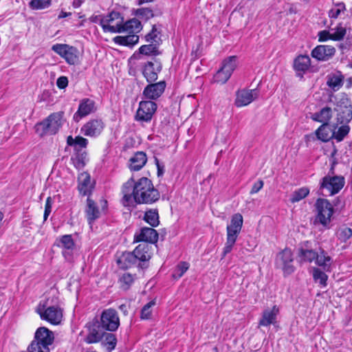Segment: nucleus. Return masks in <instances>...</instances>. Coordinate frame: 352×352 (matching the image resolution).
Listing matches in <instances>:
<instances>
[{"label":"nucleus","instance_id":"b1692460","mask_svg":"<svg viewBox=\"0 0 352 352\" xmlns=\"http://www.w3.org/2000/svg\"><path fill=\"white\" fill-rule=\"evenodd\" d=\"M58 246L63 248V254L65 258L70 256L75 249V243L71 234L62 236L59 240Z\"/></svg>","mask_w":352,"mask_h":352},{"label":"nucleus","instance_id":"6e6d98bb","mask_svg":"<svg viewBox=\"0 0 352 352\" xmlns=\"http://www.w3.org/2000/svg\"><path fill=\"white\" fill-rule=\"evenodd\" d=\"M338 238L342 241H346L347 239L351 237L352 236V230L349 228H344L339 230Z\"/></svg>","mask_w":352,"mask_h":352},{"label":"nucleus","instance_id":"9d476101","mask_svg":"<svg viewBox=\"0 0 352 352\" xmlns=\"http://www.w3.org/2000/svg\"><path fill=\"white\" fill-rule=\"evenodd\" d=\"M320 189L326 191L329 195L337 194L344 185V178L342 176H325L322 179Z\"/></svg>","mask_w":352,"mask_h":352},{"label":"nucleus","instance_id":"0eeeda50","mask_svg":"<svg viewBox=\"0 0 352 352\" xmlns=\"http://www.w3.org/2000/svg\"><path fill=\"white\" fill-rule=\"evenodd\" d=\"M334 111L337 113L335 129L339 124H348L352 120V105L350 100L344 95L337 101Z\"/></svg>","mask_w":352,"mask_h":352},{"label":"nucleus","instance_id":"c9c22d12","mask_svg":"<svg viewBox=\"0 0 352 352\" xmlns=\"http://www.w3.org/2000/svg\"><path fill=\"white\" fill-rule=\"evenodd\" d=\"M117 343V339L114 334L104 332L102 337V344L106 346L108 352H111L115 349Z\"/></svg>","mask_w":352,"mask_h":352},{"label":"nucleus","instance_id":"603ef678","mask_svg":"<svg viewBox=\"0 0 352 352\" xmlns=\"http://www.w3.org/2000/svg\"><path fill=\"white\" fill-rule=\"evenodd\" d=\"M50 5V0H32L30 6L32 9L41 10L47 8Z\"/></svg>","mask_w":352,"mask_h":352},{"label":"nucleus","instance_id":"5701e85b","mask_svg":"<svg viewBox=\"0 0 352 352\" xmlns=\"http://www.w3.org/2000/svg\"><path fill=\"white\" fill-rule=\"evenodd\" d=\"M278 314V308L274 306L272 309H265L258 322V326L267 327L274 324L276 322V316Z\"/></svg>","mask_w":352,"mask_h":352},{"label":"nucleus","instance_id":"ea45409f","mask_svg":"<svg viewBox=\"0 0 352 352\" xmlns=\"http://www.w3.org/2000/svg\"><path fill=\"white\" fill-rule=\"evenodd\" d=\"M327 126L322 124L315 132L317 138L322 142H327L332 138V135H330V132L327 129Z\"/></svg>","mask_w":352,"mask_h":352},{"label":"nucleus","instance_id":"4d7b16f0","mask_svg":"<svg viewBox=\"0 0 352 352\" xmlns=\"http://www.w3.org/2000/svg\"><path fill=\"white\" fill-rule=\"evenodd\" d=\"M318 40L320 42H324L329 39L331 40L332 33H330L327 30H322L318 32Z\"/></svg>","mask_w":352,"mask_h":352},{"label":"nucleus","instance_id":"ddd939ff","mask_svg":"<svg viewBox=\"0 0 352 352\" xmlns=\"http://www.w3.org/2000/svg\"><path fill=\"white\" fill-rule=\"evenodd\" d=\"M52 49L63 57L70 65H74L78 61V51L74 47L66 44H56L52 46Z\"/></svg>","mask_w":352,"mask_h":352},{"label":"nucleus","instance_id":"4468645a","mask_svg":"<svg viewBox=\"0 0 352 352\" xmlns=\"http://www.w3.org/2000/svg\"><path fill=\"white\" fill-rule=\"evenodd\" d=\"M96 111V102L91 99L84 98L80 101L78 109L74 115V120L78 122L81 118Z\"/></svg>","mask_w":352,"mask_h":352},{"label":"nucleus","instance_id":"393cba45","mask_svg":"<svg viewBox=\"0 0 352 352\" xmlns=\"http://www.w3.org/2000/svg\"><path fill=\"white\" fill-rule=\"evenodd\" d=\"M138 30L133 29L131 32H127L129 33L126 36H118L114 38L113 41L116 43L124 46H133L139 41V36L134 34L135 31H139Z\"/></svg>","mask_w":352,"mask_h":352},{"label":"nucleus","instance_id":"338daca9","mask_svg":"<svg viewBox=\"0 0 352 352\" xmlns=\"http://www.w3.org/2000/svg\"><path fill=\"white\" fill-rule=\"evenodd\" d=\"M153 0H139V4H142V3H148V2H152Z\"/></svg>","mask_w":352,"mask_h":352},{"label":"nucleus","instance_id":"6e6552de","mask_svg":"<svg viewBox=\"0 0 352 352\" xmlns=\"http://www.w3.org/2000/svg\"><path fill=\"white\" fill-rule=\"evenodd\" d=\"M317 214L314 223H320L324 227H328L333 213V208L330 202L325 199H318L316 204Z\"/></svg>","mask_w":352,"mask_h":352},{"label":"nucleus","instance_id":"2eb2a0df","mask_svg":"<svg viewBox=\"0 0 352 352\" xmlns=\"http://www.w3.org/2000/svg\"><path fill=\"white\" fill-rule=\"evenodd\" d=\"M104 124L100 119H93L86 122L81 128V132L86 136L96 137L103 131Z\"/></svg>","mask_w":352,"mask_h":352},{"label":"nucleus","instance_id":"8fccbe9b","mask_svg":"<svg viewBox=\"0 0 352 352\" xmlns=\"http://www.w3.org/2000/svg\"><path fill=\"white\" fill-rule=\"evenodd\" d=\"M133 280L134 277L133 275L129 273L124 274L120 279L121 283V287L124 290L128 289L131 285L133 283Z\"/></svg>","mask_w":352,"mask_h":352},{"label":"nucleus","instance_id":"bb28decb","mask_svg":"<svg viewBox=\"0 0 352 352\" xmlns=\"http://www.w3.org/2000/svg\"><path fill=\"white\" fill-rule=\"evenodd\" d=\"M151 245L147 243H142L138 245L133 251L134 256H135L136 261H147L151 258Z\"/></svg>","mask_w":352,"mask_h":352},{"label":"nucleus","instance_id":"0e129e2a","mask_svg":"<svg viewBox=\"0 0 352 352\" xmlns=\"http://www.w3.org/2000/svg\"><path fill=\"white\" fill-rule=\"evenodd\" d=\"M84 1V0H74V6L75 8H78L80 6V5L82 4V3Z\"/></svg>","mask_w":352,"mask_h":352},{"label":"nucleus","instance_id":"6ab92c4d","mask_svg":"<svg viewBox=\"0 0 352 352\" xmlns=\"http://www.w3.org/2000/svg\"><path fill=\"white\" fill-rule=\"evenodd\" d=\"M336 49L331 45H318L311 51V56L320 61H326L335 54Z\"/></svg>","mask_w":352,"mask_h":352},{"label":"nucleus","instance_id":"bf43d9fd","mask_svg":"<svg viewBox=\"0 0 352 352\" xmlns=\"http://www.w3.org/2000/svg\"><path fill=\"white\" fill-rule=\"evenodd\" d=\"M51 208H52V200H51V197H47V200H46V203H45V212H44V215H43V218H44V221H45L48 216L50 215V212H51Z\"/></svg>","mask_w":352,"mask_h":352},{"label":"nucleus","instance_id":"9b49d317","mask_svg":"<svg viewBox=\"0 0 352 352\" xmlns=\"http://www.w3.org/2000/svg\"><path fill=\"white\" fill-rule=\"evenodd\" d=\"M102 329L114 331L120 326L118 312L113 309H107L102 311L100 316V324Z\"/></svg>","mask_w":352,"mask_h":352},{"label":"nucleus","instance_id":"39448f33","mask_svg":"<svg viewBox=\"0 0 352 352\" xmlns=\"http://www.w3.org/2000/svg\"><path fill=\"white\" fill-rule=\"evenodd\" d=\"M243 223V216L239 213L233 214L231 217L230 223L226 228V242L223 250L222 258L230 253L236 241L241 232Z\"/></svg>","mask_w":352,"mask_h":352},{"label":"nucleus","instance_id":"4c0bfd02","mask_svg":"<svg viewBox=\"0 0 352 352\" xmlns=\"http://www.w3.org/2000/svg\"><path fill=\"white\" fill-rule=\"evenodd\" d=\"M342 125L338 127V130L332 133V138L336 139L337 142H341L349 134L350 127L348 124H342ZM334 129H336V128Z\"/></svg>","mask_w":352,"mask_h":352},{"label":"nucleus","instance_id":"3c124183","mask_svg":"<svg viewBox=\"0 0 352 352\" xmlns=\"http://www.w3.org/2000/svg\"><path fill=\"white\" fill-rule=\"evenodd\" d=\"M74 166L77 169H82L85 165V155L84 153H77L75 157H72Z\"/></svg>","mask_w":352,"mask_h":352},{"label":"nucleus","instance_id":"cd10ccee","mask_svg":"<svg viewBox=\"0 0 352 352\" xmlns=\"http://www.w3.org/2000/svg\"><path fill=\"white\" fill-rule=\"evenodd\" d=\"M85 212L89 224H91L96 219L99 218L100 215V210L96 206V204L89 197L87 199V208Z\"/></svg>","mask_w":352,"mask_h":352},{"label":"nucleus","instance_id":"423d86ee","mask_svg":"<svg viewBox=\"0 0 352 352\" xmlns=\"http://www.w3.org/2000/svg\"><path fill=\"white\" fill-rule=\"evenodd\" d=\"M54 340L52 331L45 327H40L35 333L34 340L28 348V352H50L49 346Z\"/></svg>","mask_w":352,"mask_h":352},{"label":"nucleus","instance_id":"e433bc0d","mask_svg":"<svg viewBox=\"0 0 352 352\" xmlns=\"http://www.w3.org/2000/svg\"><path fill=\"white\" fill-rule=\"evenodd\" d=\"M236 57L234 56H230L228 58L225 59L223 62L221 69L226 74H229V76L230 77L232 72L236 67Z\"/></svg>","mask_w":352,"mask_h":352},{"label":"nucleus","instance_id":"c756f323","mask_svg":"<svg viewBox=\"0 0 352 352\" xmlns=\"http://www.w3.org/2000/svg\"><path fill=\"white\" fill-rule=\"evenodd\" d=\"M311 65V59L309 56L300 55L297 56L294 62V69L297 72L305 73L309 69Z\"/></svg>","mask_w":352,"mask_h":352},{"label":"nucleus","instance_id":"e2e57ef3","mask_svg":"<svg viewBox=\"0 0 352 352\" xmlns=\"http://www.w3.org/2000/svg\"><path fill=\"white\" fill-rule=\"evenodd\" d=\"M69 15H71V12H65L61 11L60 13L59 14L58 18L63 19V18L67 17Z\"/></svg>","mask_w":352,"mask_h":352},{"label":"nucleus","instance_id":"c85d7f7f","mask_svg":"<svg viewBox=\"0 0 352 352\" xmlns=\"http://www.w3.org/2000/svg\"><path fill=\"white\" fill-rule=\"evenodd\" d=\"M146 155L144 152H137L131 159L129 168L131 170H139L146 164Z\"/></svg>","mask_w":352,"mask_h":352},{"label":"nucleus","instance_id":"4be33fe9","mask_svg":"<svg viewBox=\"0 0 352 352\" xmlns=\"http://www.w3.org/2000/svg\"><path fill=\"white\" fill-rule=\"evenodd\" d=\"M78 188L80 193L84 196L89 195L94 188L93 184L91 182L90 175L86 172L82 173L78 176Z\"/></svg>","mask_w":352,"mask_h":352},{"label":"nucleus","instance_id":"f257e3e1","mask_svg":"<svg viewBox=\"0 0 352 352\" xmlns=\"http://www.w3.org/2000/svg\"><path fill=\"white\" fill-rule=\"evenodd\" d=\"M122 192V203L125 207H132L134 203L151 204L160 199V192L146 177H142L136 183L130 179L123 185Z\"/></svg>","mask_w":352,"mask_h":352},{"label":"nucleus","instance_id":"a878e982","mask_svg":"<svg viewBox=\"0 0 352 352\" xmlns=\"http://www.w3.org/2000/svg\"><path fill=\"white\" fill-rule=\"evenodd\" d=\"M332 118V109L329 107H325L320 109V111L316 112L311 115V118L316 121L322 123V124L328 125L330 120Z\"/></svg>","mask_w":352,"mask_h":352},{"label":"nucleus","instance_id":"c03bdc74","mask_svg":"<svg viewBox=\"0 0 352 352\" xmlns=\"http://www.w3.org/2000/svg\"><path fill=\"white\" fill-rule=\"evenodd\" d=\"M160 31L156 25H153L151 31L146 35V40L148 42L155 43L160 45L161 39L159 37Z\"/></svg>","mask_w":352,"mask_h":352},{"label":"nucleus","instance_id":"49530a36","mask_svg":"<svg viewBox=\"0 0 352 352\" xmlns=\"http://www.w3.org/2000/svg\"><path fill=\"white\" fill-rule=\"evenodd\" d=\"M189 264L186 262H180L176 267L173 274L175 278H181L184 273L188 270Z\"/></svg>","mask_w":352,"mask_h":352},{"label":"nucleus","instance_id":"dca6fc26","mask_svg":"<svg viewBox=\"0 0 352 352\" xmlns=\"http://www.w3.org/2000/svg\"><path fill=\"white\" fill-rule=\"evenodd\" d=\"M166 84L164 80L158 82H150L143 91V95L145 98L150 100H155L161 96L164 93Z\"/></svg>","mask_w":352,"mask_h":352},{"label":"nucleus","instance_id":"37998d69","mask_svg":"<svg viewBox=\"0 0 352 352\" xmlns=\"http://www.w3.org/2000/svg\"><path fill=\"white\" fill-rule=\"evenodd\" d=\"M327 85L333 90L339 89L342 85V78L340 75L329 76L327 82Z\"/></svg>","mask_w":352,"mask_h":352},{"label":"nucleus","instance_id":"13d9d810","mask_svg":"<svg viewBox=\"0 0 352 352\" xmlns=\"http://www.w3.org/2000/svg\"><path fill=\"white\" fill-rule=\"evenodd\" d=\"M56 85L60 89L66 88L68 85L67 78L63 76L58 78L56 80Z\"/></svg>","mask_w":352,"mask_h":352},{"label":"nucleus","instance_id":"5fc2aeb1","mask_svg":"<svg viewBox=\"0 0 352 352\" xmlns=\"http://www.w3.org/2000/svg\"><path fill=\"white\" fill-rule=\"evenodd\" d=\"M136 14L142 19L148 20L153 17L154 14L153 10L148 8H142L138 9Z\"/></svg>","mask_w":352,"mask_h":352},{"label":"nucleus","instance_id":"774afa93","mask_svg":"<svg viewBox=\"0 0 352 352\" xmlns=\"http://www.w3.org/2000/svg\"><path fill=\"white\" fill-rule=\"evenodd\" d=\"M139 265L141 268H143V266L141 264H140Z\"/></svg>","mask_w":352,"mask_h":352},{"label":"nucleus","instance_id":"7c9ffc66","mask_svg":"<svg viewBox=\"0 0 352 352\" xmlns=\"http://www.w3.org/2000/svg\"><path fill=\"white\" fill-rule=\"evenodd\" d=\"M135 256L133 252H123L122 255L118 258V265L123 269H127L136 263Z\"/></svg>","mask_w":352,"mask_h":352},{"label":"nucleus","instance_id":"473e14b6","mask_svg":"<svg viewBox=\"0 0 352 352\" xmlns=\"http://www.w3.org/2000/svg\"><path fill=\"white\" fill-rule=\"evenodd\" d=\"M67 144L69 146H73L75 151H79L80 148L87 146L88 140L81 136H76L75 138H73L72 136L69 135L67 138Z\"/></svg>","mask_w":352,"mask_h":352},{"label":"nucleus","instance_id":"de8ad7c7","mask_svg":"<svg viewBox=\"0 0 352 352\" xmlns=\"http://www.w3.org/2000/svg\"><path fill=\"white\" fill-rule=\"evenodd\" d=\"M313 276L315 281H318L322 286L327 285V275L318 268H314Z\"/></svg>","mask_w":352,"mask_h":352},{"label":"nucleus","instance_id":"a19ab883","mask_svg":"<svg viewBox=\"0 0 352 352\" xmlns=\"http://www.w3.org/2000/svg\"><path fill=\"white\" fill-rule=\"evenodd\" d=\"M345 10V4L343 2H335L334 7L329 10V16L330 18L336 19Z\"/></svg>","mask_w":352,"mask_h":352},{"label":"nucleus","instance_id":"f3484780","mask_svg":"<svg viewBox=\"0 0 352 352\" xmlns=\"http://www.w3.org/2000/svg\"><path fill=\"white\" fill-rule=\"evenodd\" d=\"M258 97L256 89H243L237 91L235 104L238 107L247 106Z\"/></svg>","mask_w":352,"mask_h":352},{"label":"nucleus","instance_id":"79ce46f5","mask_svg":"<svg viewBox=\"0 0 352 352\" xmlns=\"http://www.w3.org/2000/svg\"><path fill=\"white\" fill-rule=\"evenodd\" d=\"M331 31H333L331 40L337 41L342 40L346 32V28L343 27L341 23H339L334 29H332Z\"/></svg>","mask_w":352,"mask_h":352},{"label":"nucleus","instance_id":"412c9836","mask_svg":"<svg viewBox=\"0 0 352 352\" xmlns=\"http://www.w3.org/2000/svg\"><path fill=\"white\" fill-rule=\"evenodd\" d=\"M134 238L136 242L144 241L154 243L157 241L158 234L155 229L145 227L142 228L139 233H136Z\"/></svg>","mask_w":352,"mask_h":352},{"label":"nucleus","instance_id":"680f3d73","mask_svg":"<svg viewBox=\"0 0 352 352\" xmlns=\"http://www.w3.org/2000/svg\"><path fill=\"white\" fill-rule=\"evenodd\" d=\"M155 163L157 168V175L160 176L164 173V165L160 164L159 160L157 157H155Z\"/></svg>","mask_w":352,"mask_h":352},{"label":"nucleus","instance_id":"72a5a7b5","mask_svg":"<svg viewBox=\"0 0 352 352\" xmlns=\"http://www.w3.org/2000/svg\"><path fill=\"white\" fill-rule=\"evenodd\" d=\"M318 256V252L312 250L305 249L301 248L299 249L298 256L300 258V262H309L311 263L313 261L316 260V258Z\"/></svg>","mask_w":352,"mask_h":352},{"label":"nucleus","instance_id":"7ed1b4c3","mask_svg":"<svg viewBox=\"0 0 352 352\" xmlns=\"http://www.w3.org/2000/svg\"><path fill=\"white\" fill-rule=\"evenodd\" d=\"M58 299L56 296L48 298L39 302L36 311L42 320L52 324H59L63 319V309L59 307Z\"/></svg>","mask_w":352,"mask_h":352},{"label":"nucleus","instance_id":"58836bf2","mask_svg":"<svg viewBox=\"0 0 352 352\" xmlns=\"http://www.w3.org/2000/svg\"><path fill=\"white\" fill-rule=\"evenodd\" d=\"M144 219L152 227L159 225V214L157 210H150L145 212Z\"/></svg>","mask_w":352,"mask_h":352},{"label":"nucleus","instance_id":"864d4df0","mask_svg":"<svg viewBox=\"0 0 352 352\" xmlns=\"http://www.w3.org/2000/svg\"><path fill=\"white\" fill-rule=\"evenodd\" d=\"M155 302L151 301L146 304L141 310V318L143 320L149 319L152 314L151 308L154 306Z\"/></svg>","mask_w":352,"mask_h":352},{"label":"nucleus","instance_id":"052dcab7","mask_svg":"<svg viewBox=\"0 0 352 352\" xmlns=\"http://www.w3.org/2000/svg\"><path fill=\"white\" fill-rule=\"evenodd\" d=\"M263 182L262 180H258L256 183L254 184L250 192L251 195L257 193L263 186Z\"/></svg>","mask_w":352,"mask_h":352},{"label":"nucleus","instance_id":"aec40b11","mask_svg":"<svg viewBox=\"0 0 352 352\" xmlns=\"http://www.w3.org/2000/svg\"><path fill=\"white\" fill-rule=\"evenodd\" d=\"M162 69L160 63L148 62L145 64L142 74L148 82H153L157 79L158 73Z\"/></svg>","mask_w":352,"mask_h":352},{"label":"nucleus","instance_id":"69168bd1","mask_svg":"<svg viewBox=\"0 0 352 352\" xmlns=\"http://www.w3.org/2000/svg\"><path fill=\"white\" fill-rule=\"evenodd\" d=\"M120 309L124 311V313L127 311L126 306L125 305H121L120 306Z\"/></svg>","mask_w":352,"mask_h":352},{"label":"nucleus","instance_id":"a18cd8bd","mask_svg":"<svg viewBox=\"0 0 352 352\" xmlns=\"http://www.w3.org/2000/svg\"><path fill=\"white\" fill-rule=\"evenodd\" d=\"M157 45L155 43L154 44L144 45L139 48V52L144 55H155L157 52Z\"/></svg>","mask_w":352,"mask_h":352},{"label":"nucleus","instance_id":"20e7f679","mask_svg":"<svg viewBox=\"0 0 352 352\" xmlns=\"http://www.w3.org/2000/svg\"><path fill=\"white\" fill-rule=\"evenodd\" d=\"M64 122L63 111L52 113L42 122L36 124V131L40 136L55 135L62 127Z\"/></svg>","mask_w":352,"mask_h":352},{"label":"nucleus","instance_id":"f03ea898","mask_svg":"<svg viewBox=\"0 0 352 352\" xmlns=\"http://www.w3.org/2000/svg\"><path fill=\"white\" fill-rule=\"evenodd\" d=\"M104 32L121 33L138 30L140 23L137 19H131L124 23V19L118 12L113 11L106 16L96 17Z\"/></svg>","mask_w":352,"mask_h":352},{"label":"nucleus","instance_id":"2f4dec72","mask_svg":"<svg viewBox=\"0 0 352 352\" xmlns=\"http://www.w3.org/2000/svg\"><path fill=\"white\" fill-rule=\"evenodd\" d=\"M316 263L323 268L325 271H329L331 265V258L324 251L321 250L318 253L316 258Z\"/></svg>","mask_w":352,"mask_h":352},{"label":"nucleus","instance_id":"1a4fd4ad","mask_svg":"<svg viewBox=\"0 0 352 352\" xmlns=\"http://www.w3.org/2000/svg\"><path fill=\"white\" fill-rule=\"evenodd\" d=\"M293 254L290 249L285 248L277 254L275 265L277 268L282 270L285 274H291L294 272L295 267L293 265Z\"/></svg>","mask_w":352,"mask_h":352},{"label":"nucleus","instance_id":"f8f14e48","mask_svg":"<svg viewBox=\"0 0 352 352\" xmlns=\"http://www.w3.org/2000/svg\"><path fill=\"white\" fill-rule=\"evenodd\" d=\"M157 104L151 100L141 101L135 114V120L140 122H149L156 111Z\"/></svg>","mask_w":352,"mask_h":352},{"label":"nucleus","instance_id":"09e8293b","mask_svg":"<svg viewBox=\"0 0 352 352\" xmlns=\"http://www.w3.org/2000/svg\"><path fill=\"white\" fill-rule=\"evenodd\" d=\"M230 78L229 74H226L223 69L220 68L214 76L213 80L214 82L223 85L226 83Z\"/></svg>","mask_w":352,"mask_h":352},{"label":"nucleus","instance_id":"f704fd0d","mask_svg":"<svg viewBox=\"0 0 352 352\" xmlns=\"http://www.w3.org/2000/svg\"><path fill=\"white\" fill-rule=\"evenodd\" d=\"M309 194V189L307 187H302L294 190L290 195V201L296 203L307 197Z\"/></svg>","mask_w":352,"mask_h":352},{"label":"nucleus","instance_id":"a211bd4d","mask_svg":"<svg viewBox=\"0 0 352 352\" xmlns=\"http://www.w3.org/2000/svg\"><path fill=\"white\" fill-rule=\"evenodd\" d=\"M89 333L85 338L88 344L96 343L102 339L104 332L98 321L90 323L87 325Z\"/></svg>","mask_w":352,"mask_h":352}]
</instances>
